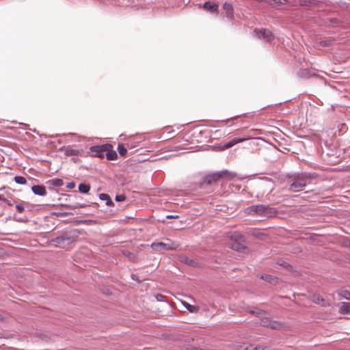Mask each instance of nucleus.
Instances as JSON below:
<instances>
[{
    "instance_id": "f257e3e1",
    "label": "nucleus",
    "mask_w": 350,
    "mask_h": 350,
    "mask_svg": "<svg viewBox=\"0 0 350 350\" xmlns=\"http://www.w3.org/2000/svg\"><path fill=\"white\" fill-rule=\"evenodd\" d=\"M312 178L313 176L311 174L307 173H297L289 176L288 180L291 183L289 190L294 192L302 190Z\"/></svg>"
},
{
    "instance_id": "f03ea898",
    "label": "nucleus",
    "mask_w": 350,
    "mask_h": 350,
    "mask_svg": "<svg viewBox=\"0 0 350 350\" xmlns=\"http://www.w3.org/2000/svg\"><path fill=\"white\" fill-rule=\"evenodd\" d=\"M245 212L250 215L270 216L273 213V208L262 204L250 206L245 209Z\"/></svg>"
},
{
    "instance_id": "7ed1b4c3",
    "label": "nucleus",
    "mask_w": 350,
    "mask_h": 350,
    "mask_svg": "<svg viewBox=\"0 0 350 350\" xmlns=\"http://www.w3.org/2000/svg\"><path fill=\"white\" fill-rule=\"evenodd\" d=\"M251 314H256L260 318V323L263 327H270L272 329H279L281 325L276 321H271L267 312L262 311H249Z\"/></svg>"
},
{
    "instance_id": "20e7f679",
    "label": "nucleus",
    "mask_w": 350,
    "mask_h": 350,
    "mask_svg": "<svg viewBox=\"0 0 350 350\" xmlns=\"http://www.w3.org/2000/svg\"><path fill=\"white\" fill-rule=\"evenodd\" d=\"M152 250L156 252H163L170 250H176L178 244L170 239H166L165 242H154L150 245Z\"/></svg>"
},
{
    "instance_id": "39448f33",
    "label": "nucleus",
    "mask_w": 350,
    "mask_h": 350,
    "mask_svg": "<svg viewBox=\"0 0 350 350\" xmlns=\"http://www.w3.org/2000/svg\"><path fill=\"white\" fill-rule=\"evenodd\" d=\"M111 144H106L103 145L93 146L90 148V151L94 156L103 158L105 156L106 151L110 150Z\"/></svg>"
},
{
    "instance_id": "423d86ee",
    "label": "nucleus",
    "mask_w": 350,
    "mask_h": 350,
    "mask_svg": "<svg viewBox=\"0 0 350 350\" xmlns=\"http://www.w3.org/2000/svg\"><path fill=\"white\" fill-rule=\"evenodd\" d=\"M254 32L259 39H262L266 42L270 41L273 38L272 33L267 29H262L259 31L255 29Z\"/></svg>"
},
{
    "instance_id": "0eeeda50",
    "label": "nucleus",
    "mask_w": 350,
    "mask_h": 350,
    "mask_svg": "<svg viewBox=\"0 0 350 350\" xmlns=\"http://www.w3.org/2000/svg\"><path fill=\"white\" fill-rule=\"evenodd\" d=\"M250 138H247V137H244V138H234L232 140L227 142L226 144H225L223 147H222V150H225V149H228L231 147H232L233 146H234L235 144H238V143H241V142H243L245 140H247L249 139Z\"/></svg>"
},
{
    "instance_id": "6e6552de",
    "label": "nucleus",
    "mask_w": 350,
    "mask_h": 350,
    "mask_svg": "<svg viewBox=\"0 0 350 350\" xmlns=\"http://www.w3.org/2000/svg\"><path fill=\"white\" fill-rule=\"evenodd\" d=\"M338 313L341 314H350V303L341 302L339 304Z\"/></svg>"
},
{
    "instance_id": "1a4fd4ad",
    "label": "nucleus",
    "mask_w": 350,
    "mask_h": 350,
    "mask_svg": "<svg viewBox=\"0 0 350 350\" xmlns=\"http://www.w3.org/2000/svg\"><path fill=\"white\" fill-rule=\"evenodd\" d=\"M31 191L34 194L40 196H44L46 194V188L43 185H33Z\"/></svg>"
},
{
    "instance_id": "9d476101",
    "label": "nucleus",
    "mask_w": 350,
    "mask_h": 350,
    "mask_svg": "<svg viewBox=\"0 0 350 350\" xmlns=\"http://www.w3.org/2000/svg\"><path fill=\"white\" fill-rule=\"evenodd\" d=\"M203 8L211 13L215 12L218 10V5L216 3L206 1L203 4Z\"/></svg>"
},
{
    "instance_id": "9b49d317",
    "label": "nucleus",
    "mask_w": 350,
    "mask_h": 350,
    "mask_svg": "<svg viewBox=\"0 0 350 350\" xmlns=\"http://www.w3.org/2000/svg\"><path fill=\"white\" fill-rule=\"evenodd\" d=\"M64 152L66 156H77L80 154V151L79 150L75 149L71 146L65 148Z\"/></svg>"
},
{
    "instance_id": "f8f14e48",
    "label": "nucleus",
    "mask_w": 350,
    "mask_h": 350,
    "mask_svg": "<svg viewBox=\"0 0 350 350\" xmlns=\"http://www.w3.org/2000/svg\"><path fill=\"white\" fill-rule=\"evenodd\" d=\"M105 157L107 160L113 161L116 159L118 155L116 151L113 150V146L111 145L110 150L106 151Z\"/></svg>"
},
{
    "instance_id": "ddd939ff",
    "label": "nucleus",
    "mask_w": 350,
    "mask_h": 350,
    "mask_svg": "<svg viewBox=\"0 0 350 350\" xmlns=\"http://www.w3.org/2000/svg\"><path fill=\"white\" fill-rule=\"evenodd\" d=\"M182 304L187 308V310H189L190 312L195 313V312H198L199 311L200 308H199V306H198L191 305V304H189L187 302L183 301H182Z\"/></svg>"
},
{
    "instance_id": "4468645a",
    "label": "nucleus",
    "mask_w": 350,
    "mask_h": 350,
    "mask_svg": "<svg viewBox=\"0 0 350 350\" xmlns=\"http://www.w3.org/2000/svg\"><path fill=\"white\" fill-rule=\"evenodd\" d=\"M288 1L287 0H269L268 3L269 5H273L275 8H278L280 5H286L287 4Z\"/></svg>"
},
{
    "instance_id": "2eb2a0df",
    "label": "nucleus",
    "mask_w": 350,
    "mask_h": 350,
    "mask_svg": "<svg viewBox=\"0 0 350 350\" xmlns=\"http://www.w3.org/2000/svg\"><path fill=\"white\" fill-rule=\"evenodd\" d=\"M99 198L101 200H105L106 201V204L107 206H111L113 204L112 200H111L109 196L107 193H100L99 195Z\"/></svg>"
},
{
    "instance_id": "dca6fc26",
    "label": "nucleus",
    "mask_w": 350,
    "mask_h": 350,
    "mask_svg": "<svg viewBox=\"0 0 350 350\" xmlns=\"http://www.w3.org/2000/svg\"><path fill=\"white\" fill-rule=\"evenodd\" d=\"M223 8L226 11V13L228 16H230L232 14L233 12V8L232 5L230 3H225L223 5Z\"/></svg>"
},
{
    "instance_id": "f3484780",
    "label": "nucleus",
    "mask_w": 350,
    "mask_h": 350,
    "mask_svg": "<svg viewBox=\"0 0 350 350\" xmlns=\"http://www.w3.org/2000/svg\"><path fill=\"white\" fill-rule=\"evenodd\" d=\"M78 189L81 193H87L90 189V186L85 183H81Z\"/></svg>"
},
{
    "instance_id": "a211bd4d",
    "label": "nucleus",
    "mask_w": 350,
    "mask_h": 350,
    "mask_svg": "<svg viewBox=\"0 0 350 350\" xmlns=\"http://www.w3.org/2000/svg\"><path fill=\"white\" fill-rule=\"evenodd\" d=\"M243 350H268L267 347H262L260 346H254L252 345H250L248 346H246L243 349Z\"/></svg>"
},
{
    "instance_id": "6ab92c4d",
    "label": "nucleus",
    "mask_w": 350,
    "mask_h": 350,
    "mask_svg": "<svg viewBox=\"0 0 350 350\" xmlns=\"http://www.w3.org/2000/svg\"><path fill=\"white\" fill-rule=\"evenodd\" d=\"M49 183L55 187H60L63 185V181L61 179L59 178H54L52 180H50Z\"/></svg>"
},
{
    "instance_id": "aec40b11",
    "label": "nucleus",
    "mask_w": 350,
    "mask_h": 350,
    "mask_svg": "<svg viewBox=\"0 0 350 350\" xmlns=\"http://www.w3.org/2000/svg\"><path fill=\"white\" fill-rule=\"evenodd\" d=\"M14 181L19 185H25L27 183L26 178L21 176H15Z\"/></svg>"
},
{
    "instance_id": "412c9836",
    "label": "nucleus",
    "mask_w": 350,
    "mask_h": 350,
    "mask_svg": "<svg viewBox=\"0 0 350 350\" xmlns=\"http://www.w3.org/2000/svg\"><path fill=\"white\" fill-rule=\"evenodd\" d=\"M118 152L119 154L121 155V156H124L127 153V150L126 148L122 145V144H119L118 146Z\"/></svg>"
},
{
    "instance_id": "4be33fe9",
    "label": "nucleus",
    "mask_w": 350,
    "mask_h": 350,
    "mask_svg": "<svg viewBox=\"0 0 350 350\" xmlns=\"http://www.w3.org/2000/svg\"><path fill=\"white\" fill-rule=\"evenodd\" d=\"M339 295L345 299H350V292L345 290L340 292Z\"/></svg>"
},
{
    "instance_id": "5701e85b",
    "label": "nucleus",
    "mask_w": 350,
    "mask_h": 350,
    "mask_svg": "<svg viewBox=\"0 0 350 350\" xmlns=\"http://www.w3.org/2000/svg\"><path fill=\"white\" fill-rule=\"evenodd\" d=\"M220 177H221V174L220 173L213 174L208 176V182H211V180H215H215H218Z\"/></svg>"
},
{
    "instance_id": "b1692460",
    "label": "nucleus",
    "mask_w": 350,
    "mask_h": 350,
    "mask_svg": "<svg viewBox=\"0 0 350 350\" xmlns=\"http://www.w3.org/2000/svg\"><path fill=\"white\" fill-rule=\"evenodd\" d=\"M66 239H68V238H66L65 236H62V237H57L54 241L57 244H62Z\"/></svg>"
},
{
    "instance_id": "393cba45",
    "label": "nucleus",
    "mask_w": 350,
    "mask_h": 350,
    "mask_svg": "<svg viewBox=\"0 0 350 350\" xmlns=\"http://www.w3.org/2000/svg\"><path fill=\"white\" fill-rule=\"evenodd\" d=\"M16 208L19 213H23L25 211V207L22 204H16Z\"/></svg>"
},
{
    "instance_id": "a878e982",
    "label": "nucleus",
    "mask_w": 350,
    "mask_h": 350,
    "mask_svg": "<svg viewBox=\"0 0 350 350\" xmlns=\"http://www.w3.org/2000/svg\"><path fill=\"white\" fill-rule=\"evenodd\" d=\"M116 200L118 202H122L125 200V196L124 195H118L116 196Z\"/></svg>"
},
{
    "instance_id": "bb28decb",
    "label": "nucleus",
    "mask_w": 350,
    "mask_h": 350,
    "mask_svg": "<svg viewBox=\"0 0 350 350\" xmlns=\"http://www.w3.org/2000/svg\"><path fill=\"white\" fill-rule=\"evenodd\" d=\"M261 278L262 280H267L269 282L271 281V275H262Z\"/></svg>"
},
{
    "instance_id": "cd10ccee",
    "label": "nucleus",
    "mask_w": 350,
    "mask_h": 350,
    "mask_svg": "<svg viewBox=\"0 0 350 350\" xmlns=\"http://www.w3.org/2000/svg\"><path fill=\"white\" fill-rule=\"evenodd\" d=\"M8 204L9 206H12L14 204V200H8Z\"/></svg>"
},
{
    "instance_id": "c85d7f7f",
    "label": "nucleus",
    "mask_w": 350,
    "mask_h": 350,
    "mask_svg": "<svg viewBox=\"0 0 350 350\" xmlns=\"http://www.w3.org/2000/svg\"><path fill=\"white\" fill-rule=\"evenodd\" d=\"M239 248H240V245H237L236 246H233L232 247V249L235 250H239Z\"/></svg>"
},
{
    "instance_id": "c756f323",
    "label": "nucleus",
    "mask_w": 350,
    "mask_h": 350,
    "mask_svg": "<svg viewBox=\"0 0 350 350\" xmlns=\"http://www.w3.org/2000/svg\"><path fill=\"white\" fill-rule=\"evenodd\" d=\"M178 216H174V215H167V218H177Z\"/></svg>"
},
{
    "instance_id": "7c9ffc66",
    "label": "nucleus",
    "mask_w": 350,
    "mask_h": 350,
    "mask_svg": "<svg viewBox=\"0 0 350 350\" xmlns=\"http://www.w3.org/2000/svg\"><path fill=\"white\" fill-rule=\"evenodd\" d=\"M192 350H203V349H197V348H194V349H193Z\"/></svg>"
},
{
    "instance_id": "2f4dec72",
    "label": "nucleus",
    "mask_w": 350,
    "mask_h": 350,
    "mask_svg": "<svg viewBox=\"0 0 350 350\" xmlns=\"http://www.w3.org/2000/svg\"><path fill=\"white\" fill-rule=\"evenodd\" d=\"M3 199V197L1 195H0V200H1Z\"/></svg>"
}]
</instances>
